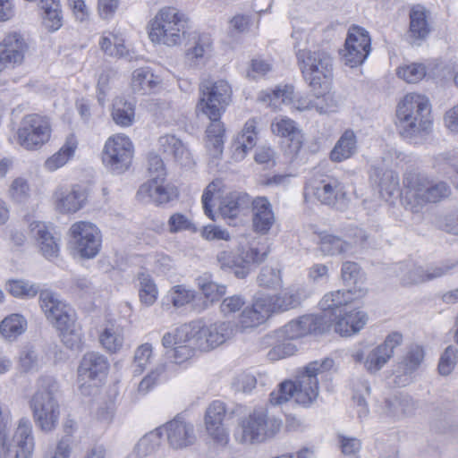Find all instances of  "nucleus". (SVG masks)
<instances>
[{
	"instance_id": "f257e3e1",
	"label": "nucleus",
	"mask_w": 458,
	"mask_h": 458,
	"mask_svg": "<svg viewBox=\"0 0 458 458\" xmlns=\"http://www.w3.org/2000/svg\"><path fill=\"white\" fill-rule=\"evenodd\" d=\"M199 92L197 113H201L210 120L206 130L207 148L214 157H218L223 153L225 132L221 115L231 101L232 89L224 80L205 81L199 85Z\"/></svg>"
},
{
	"instance_id": "f03ea898",
	"label": "nucleus",
	"mask_w": 458,
	"mask_h": 458,
	"mask_svg": "<svg viewBox=\"0 0 458 458\" xmlns=\"http://www.w3.org/2000/svg\"><path fill=\"white\" fill-rule=\"evenodd\" d=\"M334 363L331 358L310 361L297 376L296 380H284L280 383L277 392L273 391L268 401H315L318 396V376L329 371Z\"/></svg>"
},
{
	"instance_id": "7ed1b4c3",
	"label": "nucleus",
	"mask_w": 458,
	"mask_h": 458,
	"mask_svg": "<svg viewBox=\"0 0 458 458\" xmlns=\"http://www.w3.org/2000/svg\"><path fill=\"white\" fill-rule=\"evenodd\" d=\"M396 126L399 134L412 140L426 135L432 124L428 99L422 95L407 94L396 109Z\"/></svg>"
},
{
	"instance_id": "20e7f679",
	"label": "nucleus",
	"mask_w": 458,
	"mask_h": 458,
	"mask_svg": "<svg viewBox=\"0 0 458 458\" xmlns=\"http://www.w3.org/2000/svg\"><path fill=\"white\" fill-rule=\"evenodd\" d=\"M283 420L267 410H254L239 419L233 429L234 441L242 445H254L273 440L281 432Z\"/></svg>"
},
{
	"instance_id": "39448f33",
	"label": "nucleus",
	"mask_w": 458,
	"mask_h": 458,
	"mask_svg": "<svg viewBox=\"0 0 458 458\" xmlns=\"http://www.w3.org/2000/svg\"><path fill=\"white\" fill-rule=\"evenodd\" d=\"M296 57L304 81L313 94H321L331 83L334 71L333 58L323 49H298Z\"/></svg>"
},
{
	"instance_id": "423d86ee",
	"label": "nucleus",
	"mask_w": 458,
	"mask_h": 458,
	"mask_svg": "<svg viewBox=\"0 0 458 458\" xmlns=\"http://www.w3.org/2000/svg\"><path fill=\"white\" fill-rule=\"evenodd\" d=\"M188 18L174 7L160 9L149 22V39L156 44L175 47L183 41L187 29Z\"/></svg>"
},
{
	"instance_id": "0eeeda50",
	"label": "nucleus",
	"mask_w": 458,
	"mask_h": 458,
	"mask_svg": "<svg viewBox=\"0 0 458 458\" xmlns=\"http://www.w3.org/2000/svg\"><path fill=\"white\" fill-rule=\"evenodd\" d=\"M10 411L0 406V458H8L12 454L14 458H32L35 441L31 422L27 418H21L15 430L13 444H10Z\"/></svg>"
},
{
	"instance_id": "6e6552de",
	"label": "nucleus",
	"mask_w": 458,
	"mask_h": 458,
	"mask_svg": "<svg viewBox=\"0 0 458 458\" xmlns=\"http://www.w3.org/2000/svg\"><path fill=\"white\" fill-rule=\"evenodd\" d=\"M148 173L151 177L143 183L137 191V198L144 203H154L156 205L166 204L178 196L176 188L170 185H164L165 168L162 158L155 154L148 155Z\"/></svg>"
},
{
	"instance_id": "1a4fd4ad",
	"label": "nucleus",
	"mask_w": 458,
	"mask_h": 458,
	"mask_svg": "<svg viewBox=\"0 0 458 458\" xmlns=\"http://www.w3.org/2000/svg\"><path fill=\"white\" fill-rule=\"evenodd\" d=\"M110 369L108 358L95 351L84 353L79 362L77 377L79 390L81 394L89 396L98 391L106 380Z\"/></svg>"
},
{
	"instance_id": "9d476101",
	"label": "nucleus",
	"mask_w": 458,
	"mask_h": 458,
	"mask_svg": "<svg viewBox=\"0 0 458 458\" xmlns=\"http://www.w3.org/2000/svg\"><path fill=\"white\" fill-rule=\"evenodd\" d=\"M268 252V248L264 244L250 245L242 248L238 254L222 250L216 255V260L222 269L230 270L237 278L243 279L250 274L253 265L265 261Z\"/></svg>"
},
{
	"instance_id": "9b49d317",
	"label": "nucleus",
	"mask_w": 458,
	"mask_h": 458,
	"mask_svg": "<svg viewBox=\"0 0 458 458\" xmlns=\"http://www.w3.org/2000/svg\"><path fill=\"white\" fill-rule=\"evenodd\" d=\"M403 183L407 190L404 199L414 198L418 205L435 203L450 194V188L445 182L430 181L426 175L416 172H407Z\"/></svg>"
},
{
	"instance_id": "f8f14e48",
	"label": "nucleus",
	"mask_w": 458,
	"mask_h": 458,
	"mask_svg": "<svg viewBox=\"0 0 458 458\" xmlns=\"http://www.w3.org/2000/svg\"><path fill=\"white\" fill-rule=\"evenodd\" d=\"M235 410H229L224 403H212L206 410L204 417L207 443L216 450H224L230 444L229 429L223 424L227 414L232 417Z\"/></svg>"
},
{
	"instance_id": "ddd939ff",
	"label": "nucleus",
	"mask_w": 458,
	"mask_h": 458,
	"mask_svg": "<svg viewBox=\"0 0 458 458\" xmlns=\"http://www.w3.org/2000/svg\"><path fill=\"white\" fill-rule=\"evenodd\" d=\"M192 324V333L195 335V344L199 346V351L208 352L223 344L231 339L236 327L230 321H217L210 325Z\"/></svg>"
},
{
	"instance_id": "4468645a",
	"label": "nucleus",
	"mask_w": 458,
	"mask_h": 458,
	"mask_svg": "<svg viewBox=\"0 0 458 458\" xmlns=\"http://www.w3.org/2000/svg\"><path fill=\"white\" fill-rule=\"evenodd\" d=\"M133 156V145L130 139L123 134L110 137L104 147L102 161L112 172L121 174L131 165Z\"/></svg>"
},
{
	"instance_id": "2eb2a0df",
	"label": "nucleus",
	"mask_w": 458,
	"mask_h": 458,
	"mask_svg": "<svg viewBox=\"0 0 458 458\" xmlns=\"http://www.w3.org/2000/svg\"><path fill=\"white\" fill-rule=\"evenodd\" d=\"M50 132V123L47 117L30 114L21 122L17 131L18 142L26 149H36L49 140Z\"/></svg>"
},
{
	"instance_id": "dca6fc26",
	"label": "nucleus",
	"mask_w": 458,
	"mask_h": 458,
	"mask_svg": "<svg viewBox=\"0 0 458 458\" xmlns=\"http://www.w3.org/2000/svg\"><path fill=\"white\" fill-rule=\"evenodd\" d=\"M369 32L361 27L352 26L348 31L344 47L339 50L342 61L352 68L360 65L370 53Z\"/></svg>"
},
{
	"instance_id": "f3484780",
	"label": "nucleus",
	"mask_w": 458,
	"mask_h": 458,
	"mask_svg": "<svg viewBox=\"0 0 458 458\" xmlns=\"http://www.w3.org/2000/svg\"><path fill=\"white\" fill-rule=\"evenodd\" d=\"M72 243L77 252L86 259L94 258L101 246V235L98 227L89 222L80 221L70 228Z\"/></svg>"
},
{
	"instance_id": "a211bd4d",
	"label": "nucleus",
	"mask_w": 458,
	"mask_h": 458,
	"mask_svg": "<svg viewBox=\"0 0 458 458\" xmlns=\"http://www.w3.org/2000/svg\"><path fill=\"white\" fill-rule=\"evenodd\" d=\"M366 290L359 287L358 290H337L328 293L319 301L321 315L328 319V325L333 326V321L342 313L352 306V302L363 297Z\"/></svg>"
},
{
	"instance_id": "6ab92c4d",
	"label": "nucleus",
	"mask_w": 458,
	"mask_h": 458,
	"mask_svg": "<svg viewBox=\"0 0 458 458\" xmlns=\"http://www.w3.org/2000/svg\"><path fill=\"white\" fill-rule=\"evenodd\" d=\"M306 194L314 196L321 204L337 207L345 199L344 185L335 177L312 179L306 187Z\"/></svg>"
},
{
	"instance_id": "aec40b11",
	"label": "nucleus",
	"mask_w": 458,
	"mask_h": 458,
	"mask_svg": "<svg viewBox=\"0 0 458 458\" xmlns=\"http://www.w3.org/2000/svg\"><path fill=\"white\" fill-rule=\"evenodd\" d=\"M39 303L47 318L55 327H64L74 323L71 308L55 293L47 289L42 290Z\"/></svg>"
},
{
	"instance_id": "412c9836",
	"label": "nucleus",
	"mask_w": 458,
	"mask_h": 458,
	"mask_svg": "<svg viewBox=\"0 0 458 458\" xmlns=\"http://www.w3.org/2000/svg\"><path fill=\"white\" fill-rule=\"evenodd\" d=\"M169 445L173 449H184L197 440L194 425L186 420L183 414H177L165 426Z\"/></svg>"
},
{
	"instance_id": "4be33fe9",
	"label": "nucleus",
	"mask_w": 458,
	"mask_h": 458,
	"mask_svg": "<svg viewBox=\"0 0 458 458\" xmlns=\"http://www.w3.org/2000/svg\"><path fill=\"white\" fill-rule=\"evenodd\" d=\"M250 207L254 232L262 235L268 233L276 222L270 201L266 197H257L253 199Z\"/></svg>"
},
{
	"instance_id": "5701e85b",
	"label": "nucleus",
	"mask_w": 458,
	"mask_h": 458,
	"mask_svg": "<svg viewBox=\"0 0 458 458\" xmlns=\"http://www.w3.org/2000/svg\"><path fill=\"white\" fill-rule=\"evenodd\" d=\"M368 315L357 308L351 306L333 321L336 333L343 336H350L360 332L367 324Z\"/></svg>"
},
{
	"instance_id": "b1692460",
	"label": "nucleus",
	"mask_w": 458,
	"mask_h": 458,
	"mask_svg": "<svg viewBox=\"0 0 458 458\" xmlns=\"http://www.w3.org/2000/svg\"><path fill=\"white\" fill-rule=\"evenodd\" d=\"M28 49L25 39L17 32L6 35L0 43V55L8 66L21 64Z\"/></svg>"
},
{
	"instance_id": "393cba45",
	"label": "nucleus",
	"mask_w": 458,
	"mask_h": 458,
	"mask_svg": "<svg viewBox=\"0 0 458 458\" xmlns=\"http://www.w3.org/2000/svg\"><path fill=\"white\" fill-rule=\"evenodd\" d=\"M55 198L56 208L61 213H75L84 207L88 192L84 187L73 185L71 190H58Z\"/></svg>"
},
{
	"instance_id": "a878e982",
	"label": "nucleus",
	"mask_w": 458,
	"mask_h": 458,
	"mask_svg": "<svg viewBox=\"0 0 458 458\" xmlns=\"http://www.w3.org/2000/svg\"><path fill=\"white\" fill-rule=\"evenodd\" d=\"M159 150L183 166L194 164L191 154L182 141L174 135L166 134L158 140Z\"/></svg>"
},
{
	"instance_id": "bb28decb",
	"label": "nucleus",
	"mask_w": 458,
	"mask_h": 458,
	"mask_svg": "<svg viewBox=\"0 0 458 458\" xmlns=\"http://www.w3.org/2000/svg\"><path fill=\"white\" fill-rule=\"evenodd\" d=\"M30 233L37 242L38 247L45 258L52 259L57 257L59 244L44 223L39 221L32 222L30 225Z\"/></svg>"
},
{
	"instance_id": "cd10ccee",
	"label": "nucleus",
	"mask_w": 458,
	"mask_h": 458,
	"mask_svg": "<svg viewBox=\"0 0 458 458\" xmlns=\"http://www.w3.org/2000/svg\"><path fill=\"white\" fill-rule=\"evenodd\" d=\"M32 410L34 420L41 430L50 432L56 427L60 415L58 403H33Z\"/></svg>"
},
{
	"instance_id": "c85d7f7f",
	"label": "nucleus",
	"mask_w": 458,
	"mask_h": 458,
	"mask_svg": "<svg viewBox=\"0 0 458 458\" xmlns=\"http://www.w3.org/2000/svg\"><path fill=\"white\" fill-rule=\"evenodd\" d=\"M252 200L251 197L245 192H231L225 197L221 203V215L225 217L235 218L250 208Z\"/></svg>"
},
{
	"instance_id": "c756f323",
	"label": "nucleus",
	"mask_w": 458,
	"mask_h": 458,
	"mask_svg": "<svg viewBox=\"0 0 458 458\" xmlns=\"http://www.w3.org/2000/svg\"><path fill=\"white\" fill-rule=\"evenodd\" d=\"M409 16L410 27L408 37L412 42L425 39L430 32L426 8L420 4L414 5L411 7Z\"/></svg>"
},
{
	"instance_id": "7c9ffc66",
	"label": "nucleus",
	"mask_w": 458,
	"mask_h": 458,
	"mask_svg": "<svg viewBox=\"0 0 458 458\" xmlns=\"http://www.w3.org/2000/svg\"><path fill=\"white\" fill-rule=\"evenodd\" d=\"M257 141L256 122L249 120L246 122L242 133L237 137L233 145V157L236 161L242 160L249 150Z\"/></svg>"
},
{
	"instance_id": "2f4dec72",
	"label": "nucleus",
	"mask_w": 458,
	"mask_h": 458,
	"mask_svg": "<svg viewBox=\"0 0 458 458\" xmlns=\"http://www.w3.org/2000/svg\"><path fill=\"white\" fill-rule=\"evenodd\" d=\"M160 83L159 77L150 68L142 67L134 70L131 76V89L141 95L152 92Z\"/></svg>"
},
{
	"instance_id": "473e14b6",
	"label": "nucleus",
	"mask_w": 458,
	"mask_h": 458,
	"mask_svg": "<svg viewBox=\"0 0 458 458\" xmlns=\"http://www.w3.org/2000/svg\"><path fill=\"white\" fill-rule=\"evenodd\" d=\"M357 150L356 136L352 130H346L330 152V159L342 162L352 157Z\"/></svg>"
},
{
	"instance_id": "72a5a7b5",
	"label": "nucleus",
	"mask_w": 458,
	"mask_h": 458,
	"mask_svg": "<svg viewBox=\"0 0 458 458\" xmlns=\"http://www.w3.org/2000/svg\"><path fill=\"white\" fill-rule=\"evenodd\" d=\"M370 179L376 183L380 193L385 196H392L399 189V177L396 173L392 170H383L381 168H374Z\"/></svg>"
},
{
	"instance_id": "f704fd0d",
	"label": "nucleus",
	"mask_w": 458,
	"mask_h": 458,
	"mask_svg": "<svg viewBox=\"0 0 458 458\" xmlns=\"http://www.w3.org/2000/svg\"><path fill=\"white\" fill-rule=\"evenodd\" d=\"M162 433L159 429L150 431L144 435L135 445L131 456L146 458L155 454L161 445Z\"/></svg>"
},
{
	"instance_id": "c9c22d12",
	"label": "nucleus",
	"mask_w": 458,
	"mask_h": 458,
	"mask_svg": "<svg viewBox=\"0 0 458 458\" xmlns=\"http://www.w3.org/2000/svg\"><path fill=\"white\" fill-rule=\"evenodd\" d=\"M134 105L124 98H116L113 103L112 117L120 126H131L134 121Z\"/></svg>"
},
{
	"instance_id": "e433bc0d",
	"label": "nucleus",
	"mask_w": 458,
	"mask_h": 458,
	"mask_svg": "<svg viewBox=\"0 0 458 458\" xmlns=\"http://www.w3.org/2000/svg\"><path fill=\"white\" fill-rule=\"evenodd\" d=\"M27 327L26 319L20 314H12L0 323V334L8 341H13L23 334Z\"/></svg>"
},
{
	"instance_id": "4c0bfd02",
	"label": "nucleus",
	"mask_w": 458,
	"mask_h": 458,
	"mask_svg": "<svg viewBox=\"0 0 458 458\" xmlns=\"http://www.w3.org/2000/svg\"><path fill=\"white\" fill-rule=\"evenodd\" d=\"M76 148L77 140L73 135H70L59 151L46 160V168L49 171H55L63 166L72 157Z\"/></svg>"
},
{
	"instance_id": "58836bf2",
	"label": "nucleus",
	"mask_w": 458,
	"mask_h": 458,
	"mask_svg": "<svg viewBox=\"0 0 458 458\" xmlns=\"http://www.w3.org/2000/svg\"><path fill=\"white\" fill-rule=\"evenodd\" d=\"M61 392L57 381L49 376L39 377L37 390L32 401H55L60 398Z\"/></svg>"
},
{
	"instance_id": "ea45409f",
	"label": "nucleus",
	"mask_w": 458,
	"mask_h": 458,
	"mask_svg": "<svg viewBox=\"0 0 458 458\" xmlns=\"http://www.w3.org/2000/svg\"><path fill=\"white\" fill-rule=\"evenodd\" d=\"M41 362L42 357L34 346L27 345L21 350L18 358V366L21 372H37L41 367Z\"/></svg>"
},
{
	"instance_id": "a19ab883",
	"label": "nucleus",
	"mask_w": 458,
	"mask_h": 458,
	"mask_svg": "<svg viewBox=\"0 0 458 458\" xmlns=\"http://www.w3.org/2000/svg\"><path fill=\"white\" fill-rule=\"evenodd\" d=\"M196 281L199 288L201 290L202 293L207 299V301H204V306L202 308L198 309L199 312L208 306V302H213L218 300L221 296H223L225 293V285L217 284L216 283L212 281L210 277L207 275L199 276L196 279Z\"/></svg>"
},
{
	"instance_id": "79ce46f5",
	"label": "nucleus",
	"mask_w": 458,
	"mask_h": 458,
	"mask_svg": "<svg viewBox=\"0 0 458 458\" xmlns=\"http://www.w3.org/2000/svg\"><path fill=\"white\" fill-rule=\"evenodd\" d=\"M297 319L303 336L309 334H323L331 327L328 325V319L321 314L303 315Z\"/></svg>"
},
{
	"instance_id": "37998d69",
	"label": "nucleus",
	"mask_w": 458,
	"mask_h": 458,
	"mask_svg": "<svg viewBox=\"0 0 458 458\" xmlns=\"http://www.w3.org/2000/svg\"><path fill=\"white\" fill-rule=\"evenodd\" d=\"M139 281V297L142 304L146 306L153 305L157 299L158 291L154 280L150 275L141 272L138 275Z\"/></svg>"
},
{
	"instance_id": "c03bdc74",
	"label": "nucleus",
	"mask_w": 458,
	"mask_h": 458,
	"mask_svg": "<svg viewBox=\"0 0 458 458\" xmlns=\"http://www.w3.org/2000/svg\"><path fill=\"white\" fill-rule=\"evenodd\" d=\"M271 301L274 310L285 311L298 307L301 302V298L298 290L291 288L274 295Z\"/></svg>"
},
{
	"instance_id": "a18cd8bd",
	"label": "nucleus",
	"mask_w": 458,
	"mask_h": 458,
	"mask_svg": "<svg viewBox=\"0 0 458 458\" xmlns=\"http://www.w3.org/2000/svg\"><path fill=\"white\" fill-rule=\"evenodd\" d=\"M6 290L16 298H32L42 291L39 285L25 280H9Z\"/></svg>"
},
{
	"instance_id": "49530a36",
	"label": "nucleus",
	"mask_w": 458,
	"mask_h": 458,
	"mask_svg": "<svg viewBox=\"0 0 458 458\" xmlns=\"http://www.w3.org/2000/svg\"><path fill=\"white\" fill-rule=\"evenodd\" d=\"M398 276L403 284H420L427 281L426 271L421 267L413 264H400Z\"/></svg>"
},
{
	"instance_id": "de8ad7c7",
	"label": "nucleus",
	"mask_w": 458,
	"mask_h": 458,
	"mask_svg": "<svg viewBox=\"0 0 458 458\" xmlns=\"http://www.w3.org/2000/svg\"><path fill=\"white\" fill-rule=\"evenodd\" d=\"M192 324H184L181 327H177L174 332L165 333L162 338V345L165 348H172L175 347L179 344L185 343V340H189L191 335H193L192 333Z\"/></svg>"
},
{
	"instance_id": "09e8293b",
	"label": "nucleus",
	"mask_w": 458,
	"mask_h": 458,
	"mask_svg": "<svg viewBox=\"0 0 458 458\" xmlns=\"http://www.w3.org/2000/svg\"><path fill=\"white\" fill-rule=\"evenodd\" d=\"M351 244L334 235H325L320 241V250L326 255L343 254L349 251Z\"/></svg>"
},
{
	"instance_id": "8fccbe9b",
	"label": "nucleus",
	"mask_w": 458,
	"mask_h": 458,
	"mask_svg": "<svg viewBox=\"0 0 458 458\" xmlns=\"http://www.w3.org/2000/svg\"><path fill=\"white\" fill-rule=\"evenodd\" d=\"M427 73L425 64L421 63H411L404 64L397 69V75L408 83H417L421 81Z\"/></svg>"
},
{
	"instance_id": "3c124183",
	"label": "nucleus",
	"mask_w": 458,
	"mask_h": 458,
	"mask_svg": "<svg viewBox=\"0 0 458 458\" xmlns=\"http://www.w3.org/2000/svg\"><path fill=\"white\" fill-rule=\"evenodd\" d=\"M102 346L109 352H118L123 344V336L118 328L114 327L106 328L99 335Z\"/></svg>"
},
{
	"instance_id": "603ef678",
	"label": "nucleus",
	"mask_w": 458,
	"mask_h": 458,
	"mask_svg": "<svg viewBox=\"0 0 458 458\" xmlns=\"http://www.w3.org/2000/svg\"><path fill=\"white\" fill-rule=\"evenodd\" d=\"M193 339H195V335H191L189 340H185V343L175 345L169 354V358L176 364L183 363L191 359L194 355L195 350H199V346L195 344Z\"/></svg>"
},
{
	"instance_id": "864d4df0",
	"label": "nucleus",
	"mask_w": 458,
	"mask_h": 458,
	"mask_svg": "<svg viewBox=\"0 0 458 458\" xmlns=\"http://www.w3.org/2000/svg\"><path fill=\"white\" fill-rule=\"evenodd\" d=\"M384 349L385 347H380L378 345L371 350L367 355V358L364 360V366L369 373L374 374L380 370L391 358Z\"/></svg>"
},
{
	"instance_id": "5fc2aeb1",
	"label": "nucleus",
	"mask_w": 458,
	"mask_h": 458,
	"mask_svg": "<svg viewBox=\"0 0 458 458\" xmlns=\"http://www.w3.org/2000/svg\"><path fill=\"white\" fill-rule=\"evenodd\" d=\"M380 409L386 417L403 419L414 411L413 403H380Z\"/></svg>"
},
{
	"instance_id": "6e6d98bb",
	"label": "nucleus",
	"mask_w": 458,
	"mask_h": 458,
	"mask_svg": "<svg viewBox=\"0 0 458 458\" xmlns=\"http://www.w3.org/2000/svg\"><path fill=\"white\" fill-rule=\"evenodd\" d=\"M271 131L274 134L293 140L299 132L295 122L287 117H276L271 123Z\"/></svg>"
},
{
	"instance_id": "4d7b16f0",
	"label": "nucleus",
	"mask_w": 458,
	"mask_h": 458,
	"mask_svg": "<svg viewBox=\"0 0 458 458\" xmlns=\"http://www.w3.org/2000/svg\"><path fill=\"white\" fill-rule=\"evenodd\" d=\"M424 360V350L418 344L411 345L403 360L405 373H412L419 369Z\"/></svg>"
},
{
	"instance_id": "13d9d810",
	"label": "nucleus",
	"mask_w": 458,
	"mask_h": 458,
	"mask_svg": "<svg viewBox=\"0 0 458 458\" xmlns=\"http://www.w3.org/2000/svg\"><path fill=\"white\" fill-rule=\"evenodd\" d=\"M152 358V346L149 344H143L140 345L135 352L132 362V369L134 374H141L147 365L150 362Z\"/></svg>"
},
{
	"instance_id": "bf43d9fd",
	"label": "nucleus",
	"mask_w": 458,
	"mask_h": 458,
	"mask_svg": "<svg viewBox=\"0 0 458 458\" xmlns=\"http://www.w3.org/2000/svg\"><path fill=\"white\" fill-rule=\"evenodd\" d=\"M257 383L258 378L255 374L243 371L233 378L232 386L235 392L249 394L256 387Z\"/></svg>"
},
{
	"instance_id": "052dcab7",
	"label": "nucleus",
	"mask_w": 458,
	"mask_h": 458,
	"mask_svg": "<svg viewBox=\"0 0 458 458\" xmlns=\"http://www.w3.org/2000/svg\"><path fill=\"white\" fill-rule=\"evenodd\" d=\"M458 361V349L453 345L446 347L440 357L438 371L442 376H448Z\"/></svg>"
},
{
	"instance_id": "680f3d73",
	"label": "nucleus",
	"mask_w": 458,
	"mask_h": 458,
	"mask_svg": "<svg viewBox=\"0 0 458 458\" xmlns=\"http://www.w3.org/2000/svg\"><path fill=\"white\" fill-rule=\"evenodd\" d=\"M42 10H44L43 22L45 27L49 31H55L59 30L63 25L60 4H58L57 6L50 5L42 8Z\"/></svg>"
},
{
	"instance_id": "e2e57ef3",
	"label": "nucleus",
	"mask_w": 458,
	"mask_h": 458,
	"mask_svg": "<svg viewBox=\"0 0 458 458\" xmlns=\"http://www.w3.org/2000/svg\"><path fill=\"white\" fill-rule=\"evenodd\" d=\"M342 278L346 284H353V290H358L357 284L361 282L362 274L360 266L352 261H345L342 265Z\"/></svg>"
},
{
	"instance_id": "0e129e2a",
	"label": "nucleus",
	"mask_w": 458,
	"mask_h": 458,
	"mask_svg": "<svg viewBox=\"0 0 458 458\" xmlns=\"http://www.w3.org/2000/svg\"><path fill=\"white\" fill-rule=\"evenodd\" d=\"M257 280L260 286L267 288H276L282 283L280 271L271 267H262Z\"/></svg>"
},
{
	"instance_id": "69168bd1",
	"label": "nucleus",
	"mask_w": 458,
	"mask_h": 458,
	"mask_svg": "<svg viewBox=\"0 0 458 458\" xmlns=\"http://www.w3.org/2000/svg\"><path fill=\"white\" fill-rule=\"evenodd\" d=\"M324 90L321 94H314L317 100L315 101V108L320 114L333 112L338 106V100L334 93Z\"/></svg>"
},
{
	"instance_id": "338daca9",
	"label": "nucleus",
	"mask_w": 458,
	"mask_h": 458,
	"mask_svg": "<svg viewBox=\"0 0 458 458\" xmlns=\"http://www.w3.org/2000/svg\"><path fill=\"white\" fill-rule=\"evenodd\" d=\"M166 365L165 363L158 364L152 369L139 384L138 391L141 394L148 393L152 387L157 383L160 377L165 372Z\"/></svg>"
},
{
	"instance_id": "774afa93",
	"label": "nucleus",
	"mask_w": 458,
	"mask_h": 458,
	"mask_svg": "<svg viewBox=\"0 0 458 458\" xmlns=\"http://www.w3.org/2000/svg\"><path fill=\"white\" fill-rule=\"evenodd\" d=\"M56 328L60 331L62 343L67 348L73 350L80 346L81 340V333L74 328V323L72 325H67V327H64Z\"/></svg>"
}]
</instances>
